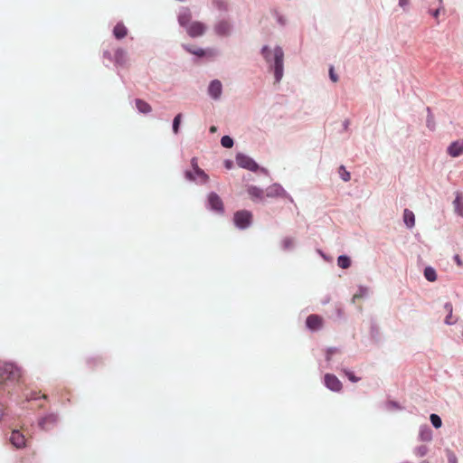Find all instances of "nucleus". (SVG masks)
<instances>
[{"label": "nucleus", "mask_w": 463, "mask_h": 463, "mask_svg": "<svg viewBox=\"0 0 463 463\" xmlns=\"http://www.w3.org/2000/svg\"><path fill=\"white\" fill-rule=\"evenodd\" d=\"M57 420L58 416L54 413H52L43 418L39 424L43 430H48L52 425H54Z\"/></svg>", "instance_id": "ddd939ff"}, {"label": "nucleus", "mask_w": 463, "mask_h": 463, "mask_svg": "<svg viewBox=\"0 0 463 463\" xmlns=\"http://www.w3.org/2000/svg\"><path fill=\"white\" fill-rule=\"evenodd\" d=\"M339 174L344 181H349L350 180V173L346 171L345 166L339 167Z\"/></svg>", "instance_id": "bb28decb"}, {"label": "nucleus", "mask_w": 463, "mask_h": 463, "mask_svg": "<svg viewBox=\"0 0 463 463\" xmlns=\"http://www.w3.org/2000/svg\"><path fill=\"white\" fill-rule=\"evenodd\" d=\"M336 352V349H329L326 354V360L329 361L331 359V355Z\"/></svg>", "instance_id": "e433bc0d"}, {"label": "nucleus", "mask_w": 463, "mask_h": 463, "mask_svg": "<svg viewBox=\"0 0 463 463\" xmlns=\"http://www.w3.org/2000/svg\"><path fill=\"white\" fill-rule=\"evenodd\" d=\"M214 31L218 35H227L231 31V25L227 21H221L215 24Z\"/></svg>", "instance_id": "4468645a"}, {"label": "nucleus", "mask_w": 463, "mask_h": 463, "mask_svg": "<svg viewBox=\"0 0 463 463\" xmlns=\"http://www.w3.org/2000/svg\"><path fill=\"white\" fill-rule=\"evenodd\" d=\"M35 399H37V398H36L34 395H31V396L28 398V400H35Z\"/></svg>", "instance_id": "c03bdc74"}, {"label": "nucleus", "mask_w": 463, "mask_h": 463, "mask_svg": "<svg viewBox=\"0 0 463 463\" xmlns=\"http://www.w3.org/2000/svg\"><path fill=\"white\" fill-rule=\"evenodd\" d=\"M216 130H217V128H216V127H214V126H212V127L210 128V132H212V133L216 132Z\"/></svg>", "instance_id": "37998d69"}, {"label": "nucleus", "mask_w": 463, "mask_h": 463, "mask_svg": "<svg viewBox=\"0 0 463 463\" xmlns=\"http://www.w3.org/2000/svg\"><path fill=\"white\" fill-rule=\"evenodd\" d=\"M457 318L453 317L452 313H449L445 318L447 325H454L457 322Z\"/></svg>", "instance_id": "c85d7f7f"}, {"label": "nucleus", "mask_w": 463, "mask_h": 463, "mask_svg": "<svg viewBox=\"0 0 463 463\" xmlns=\"http://www.w3.org/2000/svg\"><path fill=\"white\" fill-rule=\"evenodd\" d=\"M445 311L449 313H453V306L450 302H448L444 305Z\"/></svg>", "instance_id": "72a5a7b5"}, {"label": "nucleus", "mask_w": 463, "mask_h": 463, "mask_svg": "<svg viewBox=\"0 0 463 463\" xmlns=\"http://www.w3.org/2000/svg\"><path fill=\"white\" fill-rule=\"evenodd\" d=\"M225 166L230 169L232 165V162L230 161V160H226L225 163H224Z\"/></svg>", "instance_id": "ea45409f"}, {"label": "nucleus", "mask_w": 463, "mask_h": 463, "mask_svg": "<svg viewBox=\"0 0 463 463\" xmlns=\"http://www.w3.org/2000/svg\"><path fill=\"white\" fill-rule=\"evenodd\" d=\"M42 397H43V399H47V396H46L45 394H43Z\"/></svg>", "instance_id": "a18cd8bd"}, {"label": "nucleus", "mask_w": 463, "mask_h": 463, "mask_svg": "<svg viewBox=\"0 0 463 463\" xmlns=\"http://www.w3.org/2000/svg\"><path fill=\"white\" fill-rule=\"evenodd\" d=\"M205 31L206 25L199 21L192 22L186 28L187 33L194 38L203 35Z\"/></svg>", "instance_id": "39448f33"}, {"label": "nucleus", "mask_w": 463, "mask_h": 463, "mask_svg": "<svg viewBox=\"0 0 463 463\" xmlns=\"http://www.w3.org/2000/svg\"><path fill=\"white\" fill-rule=\"evenodd\" d=\"M449 463H457V458L454 455L449 457Z\"/></svg>", "instance_id": "a19ab883"}, {"label": "nucleus", "mask_w": 463, "mask_h": 463, "mask_svg": "<svg viewBox=\"0 0 463 463\" xmlns=\"http://www.w3.org/2000/svg\"><path fill=\"white\" fill-rule=\"evenodd\" d=\"M284 244L286 248H289L293 244V241L291 239H286L284 240Z\"/></svg>", "instance_id": "c9c22d12"}, {"label": "nucleus", "mask_w": 463, "mask_h": 463, "mask_svg": "<svg viewBox=\"0 0 463 463\" xmlns=\"http://www.w3.org/2000/svg\"><path fill=\"white\" fill-rule=\"evenodd\" d=\"M127 61V52L123 49H118L115 52V61L118 64H124Z\"/></svg>", "instance_id": "412c9836"}, {"label": "nucleus", "mask_w": 463, "mask_h": 463, "mask_svg": "<svg viewBox=\"0 0 463 463\" xmlns=\"http://www.w3.org/2000/svg\"><path fill=\"white\" fill-rule=\"evenodd\" d=\"M337 265L342 269H348L351 266V260L345 255H341L337 259Z\"/></svg>", "instance_id": "4be33fe9"}, {"label": "nucleus", "mask_w": 463, "mask_h": 463, "mask_svg": "<svg viewBox=\"0 0 463 463\" xmlns=\"http://www.w3.org/2000/svg\"><path fill=\"white\" fill-rule=\"evenodd\" d=\"M410 0H399V5L402 7H405L409 5Z\"/></svg>", "instance_id": "58836bf2"}, {"label": "nucleus", "mask_w": 463, "mask_h": 463, "mask_svg": "<svg viewBox=\"0 0 463 463\" xmlns=\"http://www.w3.org/2000/svg\"><path fill=\"white\" fill-rule=\"evenodd\" d=\"M136 107L138 109V111L143 114H147L152 110L151 106L146 101L141 99H136Z\"/></svg>", "instance_id": "6ab92c4d"}, {"label": "nucleus", "mask_w": 463, "mask_h": 463, "mask_svg": "<svg viewBox=\"0 0 463 463\" xmlns=\"http://www.w3.org/2000/svg\"><path fill=\"white\" fill-rule=\"evenodd\" d=\"M430 419V421H431L432 425L436 429H439V428L441 427L442 421H441V419H440V417L439 415L431 414Z\"/></svg>", "instance_id": "a878e982"}, {"label": "nucleus", "mask_w": 463, "mask_h": 463, "mask_svg": "<svg viewBox=\"0 0 463 463\" xmlns=\"http://www.w3.org/2000/svg\"><path fill=\"white\" fill-rule=\"evenodd\" d=\"M325 384L333 392H339L342 389V383L335 375L331 373H326L325 375Z\"/></svg>", "instance_id": "423d86ee"}, {"label": "nucleus", "mask_w": 463, "mask_h": 463, "mask_svg": "<svg viewBox=\"0 0 463 463\" xmlns=\"http://www.w3.org/2000/svg\"><path fill=\"white\" fill-rule=\"evenodd\" d=\"M448 154L452 157L459 156L463 154V139L452 142L448 147Z\"/></svg>", "instance_id": "1a4fd4ad"}, {"label": "nucleus", "mask_w": 463, "mask_h": 463, "mask_svg": "<svg viewBox=\"0 0 463 463\" xmlns=\"http://www.w3.org/2000/svg\"><path fill=\"white\" fill-rule=\"evenodd\" d=\"M236 162L240 167L248 169L252 172H256L259 168L258 164L252 158L245 155L239 154L236 156Z\"/></svg>", "instance_id": "20e7f679"}, {"label": "nucleus", "mask_w": 463, "mask_h": 463, "mask_svg": "<svg viewBox=\"0 0 463 463\" xmlns=\"http://www.w3.org/2000/svg\"><path fill=\"white\" fill-rule=\"evenodd\" d=\"M189 52L199 56V57H202L205 54V51L203 50V49H194V50H192V49H189Z\"/></svg>", "instance_id": "2f4dec72"}, {"label": "nucleus", "mask_w": 463, "mask_h": 463, "mask_svg": "<svg viewBox=\"0 0 463 463\" xmlns=\"http://www.w3.org/2000/svg\"><path fill=\"white\" fill-rule=\"evenodd\" d=\"M329 77L332 80V81L336 82L338 80L337 75L335 73L334 67L331 66L329 69Z\"/></svg>", "instance_id": "473e14b6"}, {"label": "nucleus", "mask_w": 463, "mask_h": 463, "mask_svg": "<svg viewBox=\"0 0 463 463\" xmlns=\"http://www.w3.org/2000/svg\"><path fill=\"white\" fill-rule=\"evenodd\" d=\"M247 192L252 200H255V199L262 200L263 199L264 192L262 189H260L257 186H253V185L249 186L247 189Z\"/></svg>", "instance_id": "dca6fc26"}, {"label": "nucleus", "mask_w": 463, "mask_h": 463, "mask_svg": "<svg viewBox=\"0 0 463 463\" xmlns=\"http://www.w3.org/2000/svg\"><path fill=\"white\" fill-rule=\"evenodd\" d=\"M192 14L188 9H186L184 13L180 14L178 16V22L181 26L184 27L185 29L189 24L192 23Z\"/></svg>", "instance_id": "a211bd4d"}, {"label": "nucleus", "mask_w": 463, "mask_h": 463, "mask_svg": "<svg viewBox=\"0 0 463 463\" xmlns=\"http://www.w3.org/2000/svg\"><path fill=\"white\" fill-rule=\"evenodd\" d=\"M182 114H177L173 120V131L175 134L179 132V126L181 123Z\"/></svg>", "instance_id": "b1692460"}, {"label": "nucleus", "mask_w": 463, "mask_h": 463, "mask_svg": "<svg viewBox=\"0 0 463 463\" xmlns=\"http://www.w3.org/2000/svg\"><path fill=\"white\" fill-rule=\"evenodd\" d=\"M345 375L348 377V379L353 382V383H356L359 381V378H357L354 373L350 372V371H347V370H345Z\"/></svg>", "instance_id": "c756f323"}, {"label": "nucleus", "mask_w": 463, "mask_h": 463, "mask_svg": "<svg viewBox=\"0 0 463 463\" xmlns=\"http://www.w3.org/2000/svg\"><path fill=\"white\" fill-rule=\"evenodd\" d=\"M233 221L235 225L240 229L249 227L252 221V214L246 210L238 211L234 213Z\"/></svg>", "instance_id": "7ed1b4c3"}, {"label": "nucleus", "mask_w": 463, "mask_h": 463, "mask_svg": "<svg viewBox=\"0 0 463 463\" xmlns=\"http://www.w3.org/2000/svg\"><path fill=\"white\" fill-rule=\"evenodd\" d=\"M10 442L16 449L25 447L26 440L23 433L19 430H13L10 436Z\"/></svg>", "instance_id": "6e6552de"}, {"label": "nucleus", "mask_w": 463, "mask_h": 463, "mask_svg": "<svg viewBox=\"0 0 463 463\" xmlns=\"http://www.w3.org/2000/svg\"><path fill=\"white\" fill-rule=\"evenodd\" d=\"M454 260H455V261H456V263H457V265H458V266H459V267H462V266H463L462 260H460V258H459V256H458V255H456V256L454 257Z\"/></svg>", "instance_id": "4c0bfd02"}, {"label": "nucleus", "mask_w": 463, "mask_h": 463, "mask_svg": "<svg viewBox=\"0 0 463 463\" xmlns=\"http://www.w3.org/2000/svg\"><path fill=\"white\" fill-rule=\"evenodd\" d=\"M208 202L213 210L220 212V213L223 212L222 201L217 194L211 193L208 196Z\"/></svg>", "instance_id": "9d476101"}, {"label": "nucleus", "mask_w": 463, "mask_h": 463, "mask_svg": "<svg viewBox=\"0 0 463 463\" xmlns=\"http://www.w3.org/2000/svg\"><path fill=\"white\" fill-rule=\"evenodd\" d=\"M191 165H192V167H193V169H194V172L195 170H197L198 168H200V167L198 166L197 159H196L195 157L192 158V160H191Z\"/></svg>", "instance_id": "f704fd0d"}, {"label": "nucleus", "mask_w": 463, "mask_h": 463, "mask_svg": "<svg viewBox=\"0 0 463 463\" xmlns=\"http://www.w3.org/2000/svg\"><path fill=\"white\" fill-rule=\"evenodd\" d=\"M262 55L269 63H273L274 76L276 81H279L283 77V57L284 53L280 47H276L273 51L268 46L262 48Z\"/></svg>", "instance_id": "f257e3e1"}, {"label": "nucleus", "mask_w": 463, "mask_h": 463, "mask_svg": "<svg viewBox=\"0 0 463 463\" xmlns=\"http://www.w3.org/2000/svg\"><path fill=\"white\" fill-rule=\"evenodd\" d=\"M213 4L220 9V10H226L227 5L224 2L221 0H215Z\"/></svg>", "instance_id": "7c9ffc66"}, {"label": "nucleus", "mask_w": 463, "mask_h": 463, "mask_svg": "<svg viewBox=\"0 0 463 463\" xmlns=\"http://www.w3.org/2000/svg\"><path fill=\"white\" fill-rule=\"evenodd\" d=\"M439 6L434 10V11H431L430 12V14L435 18V19H438L439 18V15L440 14V11L443 9L442 7V0H439Z\"/></svg>", "instance_id": "cd10ccee"}, {"label": "nucleus", "mask_w": 463, "mask_h": 463, "mask_svg": "<svg viewBox=\"0 0 463 463\" xmlns=\"http://www.w3.org/2000/svg\"><path fill=\"white\" fill-rule=\"evenodd\" d=\"M454 210L459 215L463 217V196L462 194L457 192L456 198L453 202Z\"/></svg>", "instance_id": "2eb2a0df"}, {"label": "nucleus", "mask_w": 463, "mask_h": 463, "mask_svg": "<svg viewBox=\"0 0 463 463\" xmlns=\"http://www.w3.org/2000/svg\"><path fill=\"white\" fill-rule=\"evenodd\" d=\"M21 377L19 368L12 364H0V389H5L8 383L18 382Z\"/></svg>", "instance_id": "f03ea898"}, {"label": "nucleus", "mask_w": 463, "mask_h": 463, "mask_svg": "<svg viewBox=\"0 0 463 463\" xmlns=\"http://www.w3.org/2000/svg\"><path fill=\"white\" fill-rule=\"evenodd\" d=\"M113 34L118 40L123 39L128 34V29L123 24L118 23L113 29Z\"/></svg>", "instance_id": "f3484780"}, {"label": "nucleus", "mask_w": 463, "mask_h": 463, "mask_svg": "<svg viewBox=\"0 0 463 463\" xmlns=\"http://www.w3.org/2000/svg\"><path fill=\"white\" fill-rule=\"evenodd\" d=\"M221 144L223 147L231 148L233 146V140L229 136H223L221 139Z\"/></svg>", "instance_id": "393cba45"}, {"label": "nucleus", "mask_w": 463, "mask_h": 463, "mask_svg": "<svg viewBox=\"0 0 463 463\" xmlns=\"http://www.w3.org/2000/svg\"><path fill=\"white\" fill-rule=\"evenodd\" d=\"M185 177L189 181H196L197 179H199L200 183H203V184L206 183L209 179V176L201 168H198L194 172V171H186Z\"/></svg>", "instance_id": "0eeeda50"}, {"label": "nucleus", "mask_w": 463, "mask_h": 463, "mask_svg": "<svg viewBox=\"0 0 463 463\" xmlns=\"http://www.w3.org/2000/svg\"><path fill=\"white\" fill-rule=\"evenodd\" d=\"M222 90V85L221 81L218 80H213L210 83L209 88H208L209 95L214 99H217L221 97Z\"/></svg>", "instance_id": "f8f14e48"}, {"label": "nucleus", "mask_w": 463, "mask_h": 463, "mask_svg": "<svg viewBox=\"0 0 463 463\" xmlns=\"http://www.w3.org/2000/svg\"><path fill=\"white\" fill-rule=\"evenodd\" d=\"M362 297H363V295H362V294H355V295H354V297H353V302H354L356 298H362Z\"/></svg>", "instance_id": "79ce46f5"}, {"label": "nucleus", "mask_w": 463, "mask_h": 463, "mask_svg": "<svg viewBox=\"0 0 463 463\" xmlns=\"http://www.w3.org/2000/svg\"><path fill=\"white\" fill-rule=\"evenodd\" d=\"M307 326L311 330H318L323 326V318L318 315H310L306 320Z\"/></svg>", "instance_id": "9b49d317"}, {"label": "nucleus", "mask_w": 463, "mask_h": 463, "mask_svg": "<svg viewBox=\"0 0 463 463\" xmlns=\"http://www.w3.org/2000/svg\"><path fill=\"white\" fill-rule=\"evenodd\" d=\"M424 276L427 280L433 282L437 279V274L434 269L428 267L424 270Z\"/></svg>", "instance_id": "5701e85b"}, {"label": "nucleus", "mask_w": 463, "mask_h": 463, "mask_svg": "<svg viewBox=\"0 0 463 463\" xmlns=\"http://www.w3.org/2000/svg\"><path fill=\"white\" fill-rule=\"evenodd\" d=\"M403 221L408 228H412L415 225V216L414 213L405 209L403 212Z\"/></svg>", "instance_id": "aec40b11"}]
</instances>
